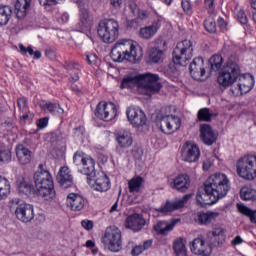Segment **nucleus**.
Instances as JSON below:
<instances>
[{
	"mask_svg": "<svg viewBox=\"0 0 256 256\" xmlns=\"http://www.w3.org/2000/svg\"><path fill=\"white\" fill-rule=\"evenodd\" d=\"M31 9V0H17L15 3V11L17 19H25L27 13Z\"/></svg>",
	"mask_w": 256,
	"mask_h": 256,
	"instance_id": "28",
	"label": "nucleus"
},
{
	"mask_svg": "<svg viewBox=\"0 0 256 256\" xmlns=\"http://www.w3.org/2000/svg\"><path fill=\"white\" fill-rule=\"evenodd\" d=\"M231 184L229 178L225 174L211 175L202 187H200L196 194V201L200 207H207V205H215L217 201L227 196Z\"/></svg>",
	"mask_w": 256,
	"mask_h": 256,
	"instance_id": "1",
	"label": "nucleus"
},
{
	"mask_svg": "<svg viewBox=\"0 0 256 256\" xmlns=\"http://www.w3.org/2000/svg\"><path fill=\"white\" fill-rule=\"evenodd\" d=\"M9 207L11 213H14L15 217L21 223H31L35 219V210L33 205L25 203L23 200L14 198L10 200Z\"/></svg>",
	"mask_w": 256,
	"mask_h": 256,
	"instance_id": "6",
	"label": "nucleus"
},
{
	"mask_svg": "<svg viewBox=\"0 0 256 256\" xmlns=\"http://www.w3.org/2000/svg\"><path fill=\"white\" fill-rule=\"evenodd\" d=\"M181 5L183 11L188 15H191V2H189L188 0H182Z\"/></svg>",
	"mask_w": 256,
	"mask_h": 256,
	"instance_id": "49",
	"label": "nucleus"
},
{
	"mask_svg": "<svg viewBox=\"0 0 256 256\" xmlns=\"http://www.w3.org/2000/svg\"><path fill=\"white\" fill-rule=\"evenodd\" d=\"M171 187L180 193H187V189L191 187V178L187 174H180L174 178Z\"/></svg>",
	"mask_w": 256,
	"mask_h": 256,
	"instance_id": "23",
	"label": "nucleus"
},
{
	"mask_svg": "<svg viewBox=\"0 0 256 256\" xmlns=\"http://www.w3.org/2000/svg\"><path fill=\"white\" fill-rule=\"evenodd\" d=\"M238 211L242 213V215H245L246 217H249L251 223L256 224V210H252L251 208L245 206V205H237Z\"/></svg>",
	"mask_w": 256,
	"mask_h": 256,
	"instance_id": "38",
	"label": "nucleus"
},
{
	"mask_svg": "<svg viewBox=\"0 0 256 256\" xmlns=\"http://www.w3.org/2000/svg\"><path fill=\"white\" fill-rule=\"evenodd\" d=\"M56 179L59 185L63 187V189H69V187H73V175H71V170H69V167H62L59 170Z\"/></svg>",
	"mask_w": 256,
	"mask_h": 256,
	"instance_id": "25",
	"label": "nucleus"
},
{
	"mask_svg": "<svg viewBox=\"0 0 256 256\" xmlns=\"http://www.w3.org/2000/svg\"><path fill=\"white\" fill-rule=\"evenodd\" d=\"M238 79V82L236 83ZM221 87L236 85H255V78L251 74H241V67L237 62L229 60L222 68L217 79Z\"/></svg>",
	"mask_w": 256,
	"mask_h": 256,
	"instance_id": "3",
	"label": "nucleus"
},
{
	"mask_svg": "<svg viewBox=\"0 0 256 256\" xmlns=\"http://www.w3.org/2000/svg\"><path fill=\"white\" fill-rule=\"evenodd\" d=\"M11 159V149L5 145H0V163H10Z\"/></svg>",
	"mask_w": 256,
	"mask_h": 256,
	"instance_id": "42",
	"label": "nucleus"
},
{
	"mask_svg": "<svg viewBox=\"0 0 256 256\" xmlns=\"http://www.w3.org/2000/svg\"><path fill=\"white\" fill-rule=\"evenodd\" d=\"M237 174L246 181L256 178V155H245L237 161Z\"/></svg>",
	"mask_w": 256,
	"mask_h": 256,
	"instance_id": "8",
	"label": "nucleus"
},
{
	"mask_svg": "<svg viewBox=\"0 0 256 256\" xmlns=\"http://www.w3.org/2000/svg\"><path fill=\"white\" fill-rule=\"evenodd\" d=\"M2 125H3V127H5V129H8V131H9L13 128V121L6 120Z\"/></svg>",
	"mask_w": 256,
	"mask_h": 256,
	"instance_id": "61",
	"label": "nucleus"
},
{
	"mask_svg": "<svg viewBox=\"0 0 256 256\" xmlns=\"http://www.w3.org/2000/svg\"><path fill=\"white\" fill-rule=\"evenodd\" d=\"M86 61L89 63V65H93L97 63V55L95 54L86 55Z\"/></svg>",
	"mask_w": 256,
	"mask_h": 256,
	"instance_id": "55",
	"label": "nucleus"
},
{
	"mask_svg": "<svg viewBox=\"0 0 256 256\" xmlns=\"http://www.w3.org/2000/svg\"><path fill=\"white\" fill-rule=\"evenodd\" d=\"M116 141L122 149H127L133 145V136L129 130H123L115 133Z\"/></svg>",
	"mask_w": 256,
	"mask_h": 256,
	"instance_id": "26",
	"label": "nucleus"
},
{
	"mask_svg": "<svg viewBox=\"0 0 256 256\" xmlns=\"http://www.w3.org/2000/svg\"><path fill=\"white\" fill-rule=\"evenodd\" d=\"M157 127L165 135H173L181 128V118L174 115H160L158 116Z\"/></svg>",
	"mask_w": 256,
	"mask_h": 256,
	"instance_id": "11",
	"label": "nucleus"
},
{
	"mask_svg": "<svg viewBox=\"0 0 256 256\" xmlns=\"http://www.w3.org/2000/svg\"><path fill=\"white\" fill-rule=\"evenodd\" d=\"M182 161L186 163H197L201 157L199 146L186 142L182 148Z\"/></svg>",
	"mask_w": 256,
	"mask_h": 256,
	"instance_id": "16",
	"label": "nucleus"
},
{
	"mask_svg": "<svg viewBox=\"0 0 256 256\" xmlns=\"http://www.w3.org/2000/svg\"><path fill=\"white\" fill-rule=\"evenodd\" d=\"M47 125H49L48 117L40 118L37 122L38 129H45V127H47Z\"/></svg>",
	"mask_w": 256,
	"mask_h": 256,
	"instance_id": "50",
	"label": "nucleus"
},
{
	"mask_svg": "<svg viewBox=\"0 0 256 256\" xmlns=\"http://www.w3.org/2000/svg\"><path fill=\"white\" fill-rule=\"evenodd\" d=\"M173 250L176 256H187V247H185L183 238L174 241Z\"/></svg>",
	"mask_w": 256,
	"mask_h": 256,
	"instance_id": "36",
	"label": "nucleus"
},
{
	"mask_svg": "<svg viewBox=\"0 0 256 256\" xmlns=\"http://www.w3.org/2000/svg\"><path fill=\"white\" fill-rule=\"evenodd\" d=\"M152 49H158L159 51H163L165 47H167V42L163 40V38L158 37L152 42Z\"/></svg>",
	"mask_w": 256,
	"mask_h": 256,
	"instance_id": "45",
	"label": "nucleus"
},
{
	"mask_svg": "<svg viewBox=\"0 0 256 256\" xmlns=\"http://www.w3.org/2000/svg\"><path fill=\"white\" fill-rule=\"evenodd\" d=\"M145 179L141 176H135L128 182V190L129 193H143V189H145Z\"/></svg>",
	"mask_w": 256,
	"mask_h": 256,
	"instance_id": "29",
	"label": "nucleus"
},
{
	"mask_svg": "<svg viewBox=\"0 0 256 256\" xmlns=\"http://www.w3.org/2000/svg\"><path fill=\"white\" fill-rule=\"evenodd\" d=\"M17 185L19 193H23L24 195H31L33 193V184L27 182L25 178L18 180Z\"/></svg>",
	"mask_w": 256,
	"mask_h": 256,
	"instance_id": "37",
	"label": "nucleus"
},
{
	"mask_svg": "<svg viewBox=\"0 0 256 256\" xmlns=\"http://www.w3.org/2000/svg\"><path fill=\"white\" fill-rule=\"evenodd\" d=\"M240 198L242 201H256V190L249 186H244L240 190Z\"/></svg>",
	"mask_w": 256,
	"mask_h": 256,
	"instance_id": "35",
	"label": "nucleus"
},
{
	"mask_svg": "<svg viewBox=\"0 0 256 256\" xmlns=\"http://www.w3.org/2000/svg\"><path fill=\"white\" fill-rule=\"evenodd\" d=\"M71 83H75L76 81H79V74L75 73L73 76L70 78Z\"/></svg>",
	"mask_w": 256,
	"mask_h": 256,
	"instance_id": "63",
	"label": "nucleus"
},
{
	"mask_svg": "<svg viewBox=\"0 0 256 256\" xmlns=\"http://www.w3.org/2000/svg\"><path fill=\"white\" fill-rule=\"evenodd\" d=\"M161 25L158 22H154L149 26L140 28L139 30V38L149 41L153 39L155 35H157V31H159Z\"/></svg>",
	"mask_w": 256,
	"mask_h": 256,
	"instance_id": "27",
	"label": "nucleus"
},
{
	"mask_svg": "<svg viewBox=\"0 0 256 256\" xmlns=\"http://www.w3.org/2000/svg\"><path fill=\"white\" fill-rule=\"evenodd\" d=\"M11 191V185L9 181L0 176V201L7 199V194Z\"/></svg>",
	"mask_w": 256,
	"mask_h": 256,
	"instance_id": "41",
	"label": "nucleus"
},
{
	"mask_svg": "<svg viewBox=\"0 0 256 256\" xmlns=\"http://www.w3.org/2000/svg\"><path fill=\"white\" fill-rule=\"evenodd\" d=\"M33 179L39 197H42L44 201H53L56 195L53 176L50 171L43 169V164L38 166V171L34 173Z\"/></svg>",
	"mask_w": 256,
	"mask_h": 256,
	"instance_id": "4",
	"label": "nucleus"
},
{
	"mask_svg": "<svg viewBox=\"0 0 256 256\" xmlns=\"http://www.w3.org/2000/svg\"><path fill=\"white\" fill-rule=\"evenodd\" d=\"M143 251H145V250H143V246L141 244H139V245H136L132 248L131 255L132 256H139V255H141V253H143Z\"/></svg>",
	"mask_w": 256,
	"mask_h": 256,
	"instance_id": "51",
	"label": "nucleus"
},
{
	"mask_svg": "<svg viewBox=\"0 0 256 256\" xmlns=\"http://www.w3.org/2000/svg\"><path fill=\"white\" fill-rule=\"evenodd\" d=\"M125 225L127 229H131L132 231H141L145 227V219L143 215L134 213L126 218Z\"/></svg>",
	"mask_w": 256,
	"mask_h": 256,
	"instance_id": "24",
	"label": "nucleus"
},
{
	"mask_svg": "<svg viewBox=\"0 0 256 256\" xmlns=\"http://www.w3.org/2000/svg\"><path fill=\"white\" fill-rule=\"evenodd\" d=\"M191 199V194L184 195L181 199L175 200L171 202L167 200L161 207L157 208V213H161L162 215H168V213H173V211H177L179 209H183L187 201Z\"/></svg>",
	"mask_w": 256,
	"mask_h": 256,
	"instance_id": "15",
	"label": "nucleus"
},
{
	"mask_svg": "<svg viewBox=\"0 0 256 256\" xmlns=\"http://www.w3.org/2000/svg\"><path fill=\"white\" fill-rule=\"evenodd\" d=\"M16 157L21 165H28V163H31V150L23 145H18L16 147Z\"/></svg>",
	"mask_w": 256,
	"mask_h": 256,
	"instance_id": "30",
	"label": "nucleus"
},
{
	"mask_svg": "<svg viewBox=\"0 0 256 256\" xmlns=\"http://www.w3.org/2000/svg\"><path fill=\"white\" fill-rule=\"evenodd\" d=\"M238 21L241 25H247V15H245V11L239 10L237 13Z\"/></svg>",
	"mask_w": 256,
	"mask_h": 256,
	"instance_id": "48",
	"label": "nucleus"
},
{
	"mask_svg": "<svg viewBox=\"0 0 256 256\" xmlns=\"http://www.w3.org/2000/svg\"><path fill=\"white\" fill-rule=\"evenodd\" d=\"M67 207L72 211H83L85 209V198L77 193H70L67 196Z\"/></svg>",
	"mask_w": 256,
	"mask_h": 256,
	"instance_id": "22",
	"label": "nucleus"
},
{
	"mask_svg": "<svg viewBox=\"0 0 256 256\" xmlns=\"http://www.w3.org/2000/svg\"><path fill=\"white\" fill-rule=\"evenodd\" d=\"M102 243L112 253H119L123 249V240L121 230L116 226H110L106 229L105 235L102 238Z\"/></svg>",
	"mask_w": 256,
	"mask_h": 256,
	"instance_id": "10",
	"label": "nucleus"
},
{
	"mask_svg": "<svg viewBox=\"0 0 256 256\" xmlns=\"http://www.w3.org/2000/svg\"><path fill=\"white\" fill-rule=\"evenodd\" d=\"M17 105H18L20 111H27V99L19 98L17 100Z\"/></svg>",
	"mask_w": 256,
	"mask_h": 256,
	"instance_id": "52",
	"label": "nucleus"
},
{
	"mask_svg": "<svg viewBox=\"0 0 256 256\" xmlns=\"http://www.w3.org/2000/svg\"><path fill=\"white\" fill-rule=\"evenodd\" d=\"M255 84H236L231 86L230 91L232 92L233 95L236 97H239V95H245L253 89V86Z\"/></svg>",
	"mask_w": 256,
	"mask_h": 256,
	"instance_id": "33",
	"label": "nucleus"
},
{
	"mask_svg": "<svg viewBox=\"0 0 256 256\" xmlns=\"http://www.w3.org/2000/svg\"><path fill=\"white\" fill-rule=\"evenodd\" d=\"M97 32L104 43H114L119 37V22L115 19L101 20Z\"/></svg>",
	"mask_w": 256,
	"mask_h": 256,
	"instance_id": "7",
	"label": "nucleus"
},
{
	"mask_svg": "<svg viewBox=\"0 0 256 256\" xmlns=\"http://www.w3.org/2000/svg\"><path fill=\"white\" fill-rule=\"evenodd\" d=\"M86 176H87V181L89 185H92L95 191H99L100 193H103L111 189V181H109V177H107V175L104 174L103 172L96 173L94 168L93 174L86 175Z\"/></svg>",
	"mask_w": 256,
	"mask_h": 256,
	"instance_id": "12",
	"label": "nucleus"
},
{
	"mask_svg": "<svg viewBox=\"0 0 256 256\" xmlns=\"http://www.w3.org/2000/svg\"><path fill=\"white\" fill-rule=\"evenodd\" d=\"M241 243H243V238H241V236H236L232 241L231 244L232 245H241Z\"/></svg>",
	"mask_w": 256,
	"mask_h": 256,
	"instance_id": "59",
	"label": "nucleus"
},
{
	"mask_svg": "<svg viewBox=\"0 0 256 256\" xmlns=\"http://www.w3.org/2000/svg\"><path fill=\"white\" fill-rule=\"evenodd\" d=\"M218 134L213 130L211 125L202 124L200 126V139H202L205 145H213L217 143Z\"/></svg>",
	"mask_w": 256,
	"mask_h": 256,
	"instance_id": "19",
	"label": "nucleus"
},
{
	"mask_svg": "<svg viewBox=\"0 0 256 256\" xmlns=\"http://www.w3.org/2000/svg\"><path fill=\"white\" fill-rule=\"evenodd\" d=\"M126 115L128 121H130L134 127H143V125L147 124V116H145V113L139 108L129 107L126 111Z\"/></svg>",
	"mask_w": 256,
	"mask_h": 256,
	"instance_id": "17",
	"label": "nucleus"
},
{
	"mask_svg": "<svg viewBox=\"0 0 256 256\" xmlns=\"http://www.w3.org/2000/svg\"><path fill=\"white\" fill-rule=\"evenodd\" d=\"M210 71L217 72L223 66V57L221 55H213L209 59Z\"/></svg>",
	"mask_w": 256,
	"mask_h": 256,
	"instance_id": "40",
	"label": "nucleus"
},
{
	"mask_svg": "<svg viewBox=\"0 0 256 256\" xmlns=\"http://www.w3.org/2000/svg\"><path fill=\"white\" fill-rule=\"evenodd\" d=\"M81 225L87 231H91V229H93V221L91 220H82Z\"/></svg>",
	"mask_w": 256,
	"mask_h": 256,
	"instance_id": "54",
	"label": "nucleus"
},
{
	"mask_svg": "<svg viewBox=\"0 0 256 256\" xmlns=\"http://www.w3.org/2000/svg\"><path fill=\"white\" fill-rule=\"evenodd\" d=\"M86 247H88V249H93V247H95V242H93L92 240H88L86 242Z\"/></svg>",
	"mask_w": 256,
	"mask_h": 256,
	"instance_id": "64",
	"label": "nucleus"
},
{
	"mask_svg": "<svg viewBox=\"0 0 256 256\" xmlns=\"http://www.w3.org/2000/svg\"><path fill=\"white\" fill-rule=\"evenodd\" d=\"M95 116L102 121H113L117 117V106L113 103L100 102L96 107Z\"/></svg>",
	"mask_w": 256,
	"mask_h": 256,
	"instance_id": "13",
	"label": "nucleus"
},
{
	"mask_svg": "<svg viewBox=\"0 0 256 256\" xmlns=\"http://www.w3.org/2000/svg\"><path fill=\"white\" fill-rule=\"evenodd\" d=\"M73 161L77 166L82 165V173L84 175H93V171H95V160L91 156L78 151L74 154Z\"/></svg>",
	"mask_w": 256,
	"mask_h": 256,
	"instance_id": "14",
	"label": "nucleus"
},
{
	"mask_svg": "<svg viewBox=\"0 0 256 256\" xmlns=\"http://www.w3.org/2000/svg\"><path fill=\"white\" fill-rule=\"evenodd\" d=\"M217 217H219L218 212H202L198 215V223L199 225H211Z\"/></svg>",
	"mask_w": 256,
	"mask_h": 256,
	"instance_id": "32",
	"label": "nucleus"
},
{
	"mask_svg": "<svg viewBox=\"0 0 256 256\" xmlns=\"http://www.w3.org/2000/svg\"><path fill=\"white\" fill-rule=\"evenodd\" d=\"M13 16V8L10 6H1L0 7V27L7 25Z\"/></svg>",
	"mask_w": 256,
	"mask_h": 256,
	"instance_id": "34",
	"label": "nucleus"
},
{
	"mask_svg": "<svg viewBox=\"0 0 256 256\" xmlns=\"http://www.w3.org/2000/svg\"><path fill=\"white\" fill-rule=\"evenodd\" d=\"M225 233H226V230L225 228L221 227V226H218V227H215L213 228L211 234L214 236V237H225Z\"/></svg>",
	"mask_w": 256,
	"mask_h": 256,
	"instance_id": "47",
	"label": "nucleus"
},
{
	"mask_svg": "<svg viewBox=\"0 0 256 256\" xmlns=\"http://www.w3.org/2000/svg\"><path fill=\"white\" fill-rule=\"evenodd\" d=\"M40 5L47 9L48 11L51 10V7H55L59 2V0H38Z\"/></svg>",
	"mask_w": 256,
	"mask_h": 256,
	"instance_id": "46",
	"label": "nucleus"
},
{
	"mask_svg": "<svg viewBox=\"0 0 256 256\" xmlns=\"http://www.w3.org/2000/svg\"><path fill=\"white\" fill-rule=\"evenodd\" d=\"M181 221L180 219H174L171 222L168 221H159L156 225H154L153 229L156 233V235H161L162 237H167L173 229H175V226L177 223Z\"/></svg>",
	"mask_w": 256,
	"mask_h": 256,
	"instance_id": "21",
	"label": "nucleus"
},
{
	"mask_svg": "<svg viewBox=\"0 0 256 256\" xmlns=\"http://www.w3.org/2000/svg\"><path fill=\"white\" fill-rule=\"evenodd\" d=\"M19 49H20L21 53H23L24 55L26 53H29V55L33 56L35 53V51H33V48L31 46L26 48L25 46H23V44H20Z\"/></svg>",
	"mask_w": 256,
	"mask_h": 256,
	"instance_id": "53",
	"label": "nucleus"
},
{
	"mask_svg": "<svg viewBox=\"0 0 256 256\" xmlns=\"http://www.w3.org/2000/svg\"><path fill=\"white\" fill-rule=\"evenodd\" d=\"M204 5L208 9H213V7L215 5V0H204Z\"/></svg>",
	"mask_w": 256,
	"mask_h": 256,
	"instance_id": "60",
	"label": "nucleus"
},
{
	"mask_svg": "<svg viewBox=\"0 0 256 256\" xmlns=\"http://www.w3.org/2000/svg\"><path fill=\"white\" fill-rule=\"evenodd\" d=\"M61 21H62V23H67V21H69V13L64 12V13L61 15Z\"/></svg>",
	"mask_w": 256,
	"mask_h": 256,
	"instance_id": "62",
	"label": "nucleus"
},
{
	"mask_svg": "<svg viewBox=\"0 0 256 256\" xmlns=\"http://www.w3.org/2000/svg\"><path fill=\"white\" fill-rule=\"evenodd\" d=\"M204 27L208 33H216L217 32V24L213 18H207L204 21Z\"/></svg>",
	"mask_w": 256,
	"mask_h": 256,
	"instance_id": "44",
	"label": "nucleus"
},
{
	"mask_svg": "<svg viewBox=\"0 0 256 256\" xmlns=\"http://www.w3.org/2000/svg\"><path fill=\"white\" fill-rule=\"evenodd\" d=\"M143 89L146 95H155L161 91V83H159V75L157 74H139V75H127L121 81L120 88L122 89Z\"/></svg>",
	"mask_w": 256,
	"mask_h": 256,
	"instance_id": "2",
	"label": "nucleus"
},
{
	"mask_svg": "<svg viewBox=\"0 0 256 256\" xmlns=\"http://www.w3.org/2000/svg\"><path fill=\"white\" fill-rule=\"evenodd\" d=\"M40 107L43 109V111H48V113H51V115H56L57 117H61V115L64 113L63 108H61L59 104L55 103L42 101L40 103Z\"/></svg>",
	"mask_w": 256,
	"mask_h": 256,
	"instance_id": "31",
	"label": "nucleus"
},
{
	"mask_svg": "<svg viewBox=\"0 0 256 256\" xmlns=\"http://www.w3.org/2000/svg\"><path fill=\"white\" fill-rule=\"evenodd\" d=\"M141 52H137V47L133 45L131 40H119L111 49L110 57L115 63H122V61H129L130 63H137L142 57Z\"/></svg>",
	"mask_w": 256,
	"mask_h": 256,
	"instance_id": "5",
	"label": "nucleus"
},
{
	"mask_svg": "<svg viewBox=\"0 0 256 256\" xmlns=\"http://www.w3.org/2000/svg\"><path fill=\"white\" fill-rule=\"evenodd\" d=\"M213 117H217V114L211 113L209 108H202L197 114L198 121H205L206 123H210Z\"/></svg>",
	"mask_w": 256,
	"mask_h": 256,
	"instance_id": "39",
	"label": "nucleus"
},
{
	"mask_svg": "<svg viewBox=\"0 0 256 256\" xmlns=\"http://www.w3.org/2000/svg\"><path fill=\"white\" fill-rule=\"evenodd\" d=\"M152 246H153V240H146L142 244V249L144 251H147V249H151Z\"/></svg>",
	"mask_w": 256,
	"mask_h": 256,
	"instance_id": "57",
	"label": "nucleus"
},
{
	"mask_svg": "<svg viewBox=\"0 0 256 256\" xmlns=\"http://www.w3.org/2000/svg\"><path fill=\"white\" fill-rule=\"evenodd\" d=\"M191 59H193V42L191 40L178 42L173 51V63L185 67L187 61Z\"/></svg>",
	"mask_w": 256,
	"mask_h": 256,
	"instance_id": "9",
	"label": "nucleus"
},
{
	"mask_svg": "<svg viewBox=\"0 0 256 256\" xmlns=\"http://www.w3.org/2000/svg\"><path fill=\"white\" fill-rule=\"evenodd\" d=\"M190 75L195 81H201L205 77V61L201 57L194 58L189 67Z\"/></svg>",
	"mask_w": 256,
	"mask_h": 256,
	"instance_id": "18",
	"label": "nucleus"
},
{
	"mask_svg": "<svg viewBox=\"0 0 256 256\" xmlns=\"http://www.w3.org/2000/svg\"><path fill=\"white\" fill-rule=\"evenodd\" d=\"M218 27H220L221 31H227V22L223 18L218 19Z\"/></svg>",
	"mask_w": 256,
	"mask_h": 256,
	"instance_id": "56",
	"label": "nucleus"
},
{
	"mask_svg": "<svg viewBox=\"0 0 256 256\" xmlns=\"http://www.w3.org/2000/svg\"><path fill=\"white\" fill-rule=\"evenodd\" d=\"M190 249L194 255L199 256H210L212 253L211 247L205 245V240H203L201 237L195 238L192 241L190 244Z\"/></svg>",
	"mask_w": 256,
	"mask_h": 256,
	"instance_id": "20",
	"label": "nucleus"
},
{
	"mask_svg": "<svg viewBox=\"0 0 256 256\" xmlns=\"http://www.w3.org/2000/svg\"><path fill=\"white\" fill-rule=\"evenodd\" d=\"M163 57V50L157 48H151L149 51V59L151 63H159Z\"/></svg>",
	"mask_w": 256,
	"mask_h": 256,
	"instance_id": "43",
	"label": "nucleus"
},
{
	"mask_svg": "<svg viewBox=\"0 0 256 256\" xmlns=\"http://www.w3.org/2000/svg\"><path fill=\"white\" fill-rule=\"evenodd\" d=\"M127 0H110V3L113 7H121L123 3H125Z\"/></svg>",
	"mask_w": 256,
	"mask_h": 256,
	"instance_id": "58",
	"label": "nucleus"
}]
</instances>
